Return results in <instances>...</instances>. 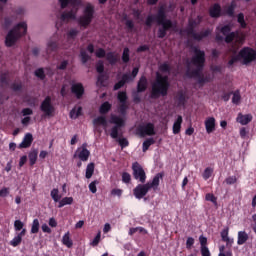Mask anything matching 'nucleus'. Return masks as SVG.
Here are the masks:
<instances>
[{"label": "nucleus", "mask_w": 256, "mask_h": 256, "mask_svg": "<svg viewBox=\"0 0 256 256\" xmlns=\"http://www.w3.org/2000/svg\"><path fill=\"white\" fill-rule=\"evenodd\" d=\"M194 55L191 58V63L196 67V69L192 71H187L186 75L187 77H190V79H197L199 85H205V83H209L211 81V78L209 76L203 75V69H205V51L199 49V47L194 46L192 48Z\"/></svg>", "instance_id": "nucleus-1"}, {"label": "nucleus", "mask_w": 256, "mask_h": 256, "mask_svg": "<svg viewBox=\"0 0 256 256\" xmlns=\"http://www.w3.org/2000/svg\"><path fill=\"white\" fill-rule=\"evenodd\" d=\"M171 83L169 82V76H163L161 73H156V78L152 83V89L150 97L151 99H159L160 97H167L169 95V88Z\"/></svg>", "instance_id": "nucleus-2"}, {"label": "nucleus", "mask_w": 256, "mask_h": 256, "mask_svg": "<svg viewBox=\"0 0 256 256\" xmlns=\"http://www.w3.org/2000/svg\"><path fill=\"white\" fill-rule=\"evenodd\" d=\"M110 123L114 125L110 129L111 139H117L121 149H125V147H129V140H127V138H120V137H123V132H121V129L125 127V120L120 116L112 114L110 117Z\"/></svg>", "instance_id": "nucleus-3"}, {"label": "nucleus", "mask_w": 256, "mask_h": 256, "mask_svg": "<svg viewBox=\"0 0 256 256\" xmlns=\"http://www.w3.org/2000/svg\"><path fill=\"white\" fill-rule=\"evenodd\" d=\"M161 179H163V173H157L152 181L147 182V183H141L138 184L134 189H133V195L135 199L141 200L144 197L147 196V193L153 189V191H157L159 188V185L161 183Z\"/></svg>", "instance_id": "nucleus-4"}, {"label": "nucleus", "mask_w": 256, "mask_h": 256, "mask_svg": "<svg viewBox=\"0 0 256 256\" xmlns=\"http://www.w3.org/2000/svg\"><path fill=\"white\" fill-rule=\"evenodd\" d=\"M27 35V23L20 22L13 29H11L5 38L6 47H13L21 39Z\"/></svg>", "instance_id": "nucleus-5"}, {"label": "nucleus", "mask_w": 256, "mask_h": 256, "mask_svg": "<svg viewBox=\"0 0 256 256\" xmlns=\"http://www.w3.org/2000/svg\"><path fill=\"white\" fill-rule=\"evenodd\" d=\"M94 17L95 6H93L91 3H88L83 10V15L78 18V25L84 29H87V27H89L93 22Z\"/></svg>", "instance_id": "nucleus-6"}, {"label": "nucleus", "mask_w": 256, "mask_h": 256, "mask_svg": "<svg viewBox=\"0 0 256 256\" xmlns=\"http://www.w3.org/2000/svg\"><path fill=\"white\" fill-rule=\"evenodd\" d=\"M238 55L243 65H249V63H253V61H256V50L251 47L242 48L239 51Z\"/></svg>", "instance_id": "nucleus-7"}, {"label": "nucleus", "mask_w": 256, "mask_h": 256, "mask_svg": "<svg viewBox=\"0 0 256 256\" xmlns=\"http://www.w3.org/2000/svg\"><path fill=\"white\" fill-rule=\"evenodd\" d=\"M50 197L53 199L54 203H59V209L65 207V205H73V197H64L61 199L62 196L59 194V189L57 188L51 190Z\"/></svg>", "instance_id": "nucleus-8"}, {"label": "nucleus", "mask_w": 256, "mask_h": 256, "mask_svg": "<svg viewBox=\"0 0 256 256\" xmlns=\"http://www.w3.org/2000/svg\"><path fill=\"white\" fill-rule=\"evenodd\" d=\"M40 111L44 113L45 117H53L55 115V106L51 101V96H46L40 105Z\"/></svg>", "instance_id": "nucleus-9"}, {"label": "nucleus", "mask_w": 256, "mask_h": 256, "mask_svg": "<svg viewBox=\"0 0 256 256\" xmlns=\"http://www.w3.org/2000/svg\"><path fill=\"white\" fill-rule=\"evenodd\" d=\"M132 171V175L136 181H139V183H145V181H147V174L145 173V170L141 164L134 162L132 164Z\"/></svg>", "instance_id": "nucleus-10"}, {"label": "nucleus", "mask_w": 256, "mask_h": 256, "mask_svg": "<svg viewBox=\"0 0 256 256\" xmlns=\"http://www.w3.org/2000/svg\"><path fill=\"white\" fill-rule=\"evenodd\" d=\"M137 133L140 137H146V135H148V137H152L155 135V124L148 122L146 124L139 125L137 127Z\"/></svg>", "instance_id": "nucleus-11"}, {"label": "nucleus", "mask_w": 256, "mask_h": 256, "mask_svg": "<svg viewBox=\"0 0 256 256\" xmlns=\"http://www.w3.org/2000/svg\"><path fill=\"white\" fill-rule=\"evenodd\" d=\"M158 25L160 26L157 31L158 39H165V37H167V31H171V29L175 27L172 20H166V22H162Z\"/></svg>", "instance_id": "nucleus-12"}, {"label": "nucleus", "mask_w": 256, "mask_h": 256, "mask_svg": "<svg viewBox=\"0 0 256 256\" xmlns=\"http://www.w3.org/2000/svg\"><path fill=\"white\" fill-rule=\"evenodd\" d=\"M186 33L189 37H193L194 41H203V39L211 35V30L207 29L203 32L197 33L195 32V28L188 26V28L186 29Z\"/></svg>", "instance_id": "nucleus-13"}, {"label": "nucleus", "mask_w": 256, "mask_h": 256, "mask_svg": "<svg viewBox=\"0 0 256 256\" xmlns=\"http://www.w3.org/2000/svg\"><path fill=\"white\" fill-rule=\"evenodd\" d=\"M223 242L226 243V247L228 250L225 252V245L220 246L218 256H233V250H231V247H233L234 243L233 238H228Z\"/></svg>", "instance_id": "nucleus-14"}, {"label": "nucleus", "mask_w": 256, "mask_h": 256, "mask_svg": "<svg viewBox=\"0 0 256 256\" xmlns=\"http://www.w3.org/2000/svg\"><path fill=\"white\" fill-rule=\"evenodd\" d=\"M71 93L76 97V99H83V95H85V86L83 83L77 82L71 85Z\"/></svg>", "instance_id": "nucleus-15"}, {"label": "nucleus", "mask_w": 256, "mask_h": 256, "mask_svg": "<svg viewBox=\"0 0 256 256\" xmlns=\"http://www.w3.org/2000/svg\"><path fill=\"white\" fill-rule=\"evenodd\" d=\"M208 13L212 19H219V17H223V9L221 8V4H212L208 10Z\"/></svg>", "instance_id": "nucleus-16"}, {"label": "nucleus", "mask_w": 256, "mask_h": 256, "mask_svg": "<svg viewBox=\"0 0 256 256\" xmlns=\"http://www.w3.org/2000/svg\"><path fill=\"white\" fill-rule=\"evenodd\" d=\"M77 11H79V8L77 6H73L72 10L63 12L60 16L61 21H71V19H77Z\"/></svg>", "instance_id": "nucleus-17"}, {"label": "nucleus", "mask_w": 256, "mask_h": 256, "mask_svg": "<svg viewBox=\"0 0 256 256\" xmlns=\"http://www.w3.org/2000/svg\"><path fill=\"white\" fill-rule=\"evenodd\" d=\"M253 121V115L251 114H243L238 113L236 122L240 123V125H249Z\"/></svg>", "instance_id": "nucleus-18"}, {"label": "nucleus", "mask_w": 256, "mask_h": 256, "mask_svg": "<svg viewBox=\"0 0 256 256\" xmlns=\"http://www.w3.org/2000/svg\"><path fill=\"white\" fill-rule=\"evenodd\" d=\"M129 81H133V78H131V75L129 74H123L120 81H118L114 87L113 91H119L122 87H125V83H129Z\"/></svg>", "instance_id": "nucleus-19"}, {"label": "nucleus", "mask_w": 256, "mask_h": 256, "mask_svg": "<svg viewBox=\"0 0 256 256\" xmlns=\"http://www.w3.org/2000/svg\"><path fill=\"white\" fill-rule=\"evenodd\" d=\"M149 85V81L146 76H141L137 83V91L138 93H145L147 91V87Z\"/></svg>", "instance_id": "nucleus-20"}, {"label": "nucleus", "mask_w": 256, "mask_h": 256, "mask_svg": "<svg viewBox=\"0 0 256 256\" xmlns=\"http://www.w3.org/2000/svg\"><path fill=\"white\" fill-rule=\"evenodd\" d=\"M176 103L178 107H185L187 105V94L183 90L177 92Z\"/></svg>", "instance_id": "nucleus-21"}, {"label": "nucleus", "mask_w": 256, "mask_h": 256, "mask_svg": "<svg viewBox=\"0 0 256 256\" xmlns=\"http://www.w3.org/2000/svg\"><path fill=\"white\" fill-rule=\"evenodd\" d=\"M33 143V134L27 133L22 142L19 144V149H29Z\"/></svg>", "instance_id": "nucleus-22"}, {"label": "nucleus", "mask_w": 256, "mask_h": 256, "mask_svg": "<svg viewBox=\"0 0 256 256\" xmlns=\"http://www.w3.org/2000/svg\"><path fill=\"white\" fill-rule=\"evenodd\" d=\"M181 125H183V116L178 115L172 128L174 135H179V133H181Z\"/></svg>", "instance_id": "nucleus-23"}, {"label": "nucleus", "mask_w": 256, "mask_h": 256, "mask_svg": "<svg viewBox=\"0 0 256 256\" xmlns=\"http://www.w3.org/2000/svg\"><path fill=\"white\" fill-rule=\"evenodd\" d=\"M205 129L208 134L213 133L215 131V118L214 117H208L205 120Z\"/></svg>", "instance_id": "nucleus-24"}, {"label": "nucleus", "mask_w": 256, "mask_h": 256, "mask_svg": "<svg viewBox=\"0 0 256 256\" xmlns=\"http://www.w3.org/2000/svg\"><path fill=\"white\" fill-rule=\"evenodd\" d=\"M91 155V152L87 149V145H82V151L78 153V158L80 161H89V156Z\"/></svg>", "instance_id": "nucleus-25"}, {"label": "nucleus", "mask_w": 256, "mask_h": 256, "mask_svg": "<svg viewBox=\"0 0 256 256\" xmlns=\"http://www.w3.org/2000/svg\"><path fill=\"white\" fill-rule=\"evenodd\" d=\"M58 49H59V43H57V41L50 40L47 43L46 53L47 55H51L52 53H56Z\"/></svg>", "instance_id": "nucleus-26"}, {"label": "nucleus", "mask_w": 256, "mask_h": 256, "mask_svg": "<svg viewBox=\"0 0 256 256\" xmlns=\"http://www.w3.org/2000/svg\"><path fill=\"white\" fill-rule=\"evenodd\" d=\"M247 241H249V234L245 231H239L237 245H245Z\"/></svg>", "instance_id": "nucleus-27"}, {"label": "nucleus", "mask_w": 256, "mask_h": 256, "mask_svg": "<svg viewBox=\"0 0 256 256\" xmlns=\"http://www.w3.org/2000/svg\"><path fill=\"white\" fill-rule=\"evenodd\" d=\"M111 107H112L111 103L107 101L102 103L99 108L100 115H107V113L111 111Z\"/></svg>", "instance_id": "nucleus-28"}, {"label": "nucleus", "mask_w": 256, "mask_h": 256, "mask_svg": "<svg viewBox=\"0 0 256 256\" xmlns=\"http://www.w3.org/2000/svg\"><path fill=\"white\" fill-rule=\"evenodd\" d=\"M38 155H39V152L37 150H32L29 152L28 159H29V163H30L31 167H33V165H35V163H37Z\"/></svg>", "instance_id": "nucleus-29"}, {"label": "nucleus", "mask_w": 256, "mask_h": 256, "mask_svg": "<svg viewBox=\"0 0 256 256\" xmlns=\"http://www.w3.org/2000/svg\"><path fill=\"white\" fill-rule=\"evenodd\" d=\"M93 173H95V163L91 162L86 167V179H91L93 177Z\"/></svg>", "instance_id": "nucleus-30"}, {"label": "nucleus", "mask_w": 256, "mask_h": 256, "mask_svg": "<svg viewBox=\"0 0 256 256\" xmlns=\"http://www.w3.org/2000/svg\"><path fill=\"white\" fill-rule=\"evenodd\" d=\"M40 227L41 224L39 223V219L35 218L32 222L30 233L32 235H37V233H39Z\"/></svg>", "instance_id": "nucleus-31"}, {"label": "nucleus", "mask_w": 256, "mask_h": 256, "mask_svg": "<svg viewBox=\"0 0 256 256\" xmlns=\"http://www.w3.org/2000/svg\"><path fill=\"white\" fill-rule=\"evenodd\" d=\"M106 59L110 63V65H115L119 61V57H117V55H115V53L113 52H108L106 54Z\"/></svg>", "instance_id": "nucleus-32"}, {"label": "nucleus", "mask_w": 256, "mask_h": 256, "mask_svg": "<svg viewBox=\"0 0 256 256\" xmlns=\"http://www.w3.org/2000/svg\"><path fill=\"white\" fill-rule=\"evenodd\" d=\"M151 145H155V139L153 138L146 139L142 144L143 153H146V151H149V147H151Z\"/></svg>", "instance_id": "nucleus-33"}, {"label": "nucleus", "mask_w": 256, "mask_h": 256, "mask_svg": "<svg viewBox=\"0 0 256 256\" xmlns=\"http://www.w3.org/2000/svg\"><path fill=\"white\" fill-rule=\"evenodd\" d=\"M235 7H237L235 2H231V4L226 8L224 14L228 15V17H235Z\"/></svg>", "instance_id": "nucleus-34"}, {"label": "nucleus", "mask_w": 256, "mask_h": 256, "mask_svg": "<svg viewBox=\"0 0 256 256\" xmlns=\"http://www.w3.org/2000/svg\"><path fill=\"white\" fill-rule=\"evenodd\" d=\"M62 243H63V245L68 247V249H71V247H73V240H71V237H69V232L64 234V236L62 238Z\"/></svg>", "instance_id": "nucleus-35"}, {"label": "nucleus", "mask_w": 256, "mask_h": 256, "mask_svg": "<svg viewBox=\"0 0 256 256\" xmlns=\"http://www.w3.org/2000/svg\"><path fill=\"white\" fill-rule=\"evenodd\" d=\"M93 125H102V127H107V118H105V116H98L93 120Z\"/></svg>", "instance_id": "nucleus-36"}, {"label": "nucleus", "mask_w": 256, "mask_h": 256, "mask_svg": "<svg viewBox=\"0 0 256 256\" xmlns=\"http://www.w3.org/2000/svg\"><path fill=\"white\" fill-rule=\"evenodd\" d=\"M80 59H81V63L85 65V63H88V61H91V56L87 54V51H85L84 49H81Z\"/></svg>", "instance_id": "nucleus-37"}, {"label": "nucleus", "mask_w": 256, "mask_h": 256, "mask_svg": "<svg viewBox=\"0 0 256 256\" xmlns=\"http://www.w3.org/2000/svg\"><path fill=\"white\" fill-rule=\"evenodd\" d=\"M130 59H131L130 58V50H129V48L126 47L123 49L122 62L127 64V63H129Z\"/></svg>", "instance_id": "nucleus-38"}, {"label": "nucleus", "mask_w": 256, "mask_h": 256, "mask_svg": "<svg viewBox=\"0 0 256 256\" xmlns=\"http://www.w3.org/2000/svg\"><path fill=\"white\" fill-rule=\"evenodd\" d=\"M35 77L40 79V81H44L46 75H45V70L43 68H38L34 72Z\"/></svg>", "instance_id": "nucleus-39"}, {"label": "nucleus", "mask_w": 256, "mask_h": 256, "mask_svg": "<svg viewBox=\"0 0 256 256\" xmlns=\"http://www.w3.org/2000/svg\"><path fill=\"white\" fill-rule=\"evenodd\" d=\"M232 95H233L232 103L234 105H239V103L241 101V93L239 92V90H236L235 92H233Z\"/></svg>", "instance_id": "nucleus-40"}, {"label": "nucleus", "mask_w": 256, "mask_h": 256, "mask_svg": "<svg viewBox=\"0 0 256 256\" xmlns=\"http://www.w3.org/2000/svg\"><path fill=\"white\" fill-rule=\"evenodd\" d=\"M211 175H213V168L211 167H207L205 168L202 177L204 179V181H207L208 179H211Z\"/></svg>", "instance_id": "nucleus-41"}, {"label": "nucleus", "mask_w": 256, "mask_h": 256, "mask_svg": "<svg viewBox=\"0 0 256 256\" xmlns=\"http://www.w3.org/2000/svg\"><path fill=\"white\" fill-rule=\"evenodd\" d=\"M117 99L119 103H127V92L126 91H120L118 92Z\"/></svg>", "instance_id": "nucleus-42"}, {"label": "nucleus", "mask_w": 256, "mask_h": 256, "mask_svg": "<svg viewBox=\"0 0 256 256\" xmlns=\"http://www.w3.org/2000/svg\"><path fill=\"white\" fill-rule=\"evenodd\" d=\"M159 71H161V73H171V65H169L167 62H164L159 66Z\"/></svg>", "instance_id": "nucleus-43"}, {"label": "nucleus", "mask_w": 256, "mask_h": 256, "mask_svg": "<svg viewBox=\"0 0 256 256\" xmlns=\"http://www.w3.org/2000/svg\"><path fill=\"white\" fill-rule=\"evenodd\" d=\"M206 201H210V203H213L215 207H217V197L213 193H207L205 196Z\"/></svg>", "instance_id": "nucleus-44"}, {"label": "nucleus", "mask_w": 256, "mask_h": 256, "mask_svg": "<svg viewBox=\"0 0 256 256\" xmlns=\"http://www.w3.org/2000/svg\"><path fill=\"white\" fill-rule=\"evenodd\" d=\"M23 241V238H21V236H15L11 241H10V245L12 247H19V245H21V242Z\"/></svg>", "instance_id": "nucleus-45"}, {"label": "nucleus", "mask_w": 256, "mask_h": 256, "mask_svg": "<svg viewBox=\"0 0 256 256\" xmlns=\"http://www.w3.org/2000/svg\"><path fill=\"white\" fill-rule=\"evenodd\" d=\"M79 35V30L72 28L67 33V39H75Z\"/></svg>", "instance_id": "nucleus-46"}, {"label": "nucleus", "mask_w": 256, "mask_h": 256, "mask_svg": "<svg viewBox=\"0 0 256 256\" xmlns=\"http://www.w3.org/2000/svg\"><path fill=\"white\" fill-rule=\"evenodd\" d=\"M167 21H171V19H167V14L155 16V22L157 25H160L161 23H165Z\"/></svg>", "instance_id": "nucleus-47"}, {"label": "nucleus", "mask_w": 256, "mask_h": 256, "mask_svg": "<svg viewBox=\"0 0 256 256\" xmlns=\"http://www.w3.org/2000/svg\"><path fill=\"white\" fill-rule=\"evenodd\" d=\"M237 22L241 25L243 29L247 27V23L245 22V15L243 13H239L237 16Z\"/></svg>", "instance_id": "nucleus-48"}, {"label": "nucleus", "mask_w": 256, "mask_h": 256, "mask_svg": "<svg viewBox=\"0 0 256 256\" xmlns=\"http://www.w3.org/2000/svg\"><path fill=\"white\" fill-rule=\"evenodd\" d=\"M59 3L61 5V9H66L69 3H72L73 7H75V3H77V0H59Z\"/></svg>", "instance_id": "nucleus-49"}, {"label": "nucleus", "mask_w": 256, "mask_h": 256, "mask_svg": "<svg viewBox=\"0 0 256 256\" xmlns=\"http://www.w3.org/2000/svg\"><path fill=\"white\" fill-rule=\"evenodd\" d=\"M97 185H99L98 180L92 181L88 186L89 191L91 193H97Z\"/></svg>", "instance_id": "nucleus-50"}, {"label": "nucleus", "mask_w": 256, "mask_h": 256, "mask_svg": "<svg viewBox=\"0 0 256 256\" xmlns=\"http://www.w3.org/2000/svg\"><path fill=\"white\" fill-rule=\"evenodd\" d=\"M235 37H237V34H235V32H231L225 35V43H233V41H235Z\"/></svg>", "instance_id": "nucleus-51"}, {"label": "nucleus", "mask_w": 256, "mask_h": 256, "mask_svg": "<svg viewBox=\"0 0 256 256\" xmlns=\"http://www.w3.org/2000/svg\"><path fill=\"white\" fill-rule=\"evenodd\" d=\"M153 23H155V16L148 15L145 21L146 27H153Z\"/></svg>", "instance_id": "nucleus-52"}, {"label": "nucleus", "mask_w": 256, "mask_h": 256, "mask_svg": "<svg viewBox=\"0 0 256 256\" xmlns=\"http://www.w3.org/2000/svg\"><path fill=\"white\" fill-rule=\"evenodd\" d=\"M12 24H13V18H11V17L4 18V22H3L4 29H9Z\"/></svg>", "instance_id": "nucleus-53"}, {"label": "nucleus", "mask_w": 256, "mask_h": 256, "mask_svg": "<svg viewBox=\"0 0 256 256\" xmlns=\"http://www.w3.org/2000/svg\"><path fill=\"white\" fill-rule=\"evenodd\" d=\"M127 109H129V106L127 105V103H120L119 113L121 115H127Z\"/></svg>", "instance_id": "nucleus-54"}, {"label": "nucleus", "mask_w": 256, "mask_h": 256, "mask_svg": "<svg viewBox=\"0 0 256 256\" xmlns=\"http://www.w3.org/2000/svg\"><path fill=\"white\" fill-rule=\"evenodd\" d=\"M25 227V224L21 220L14 221V229L15 231H21Z\"/></svg>", "instance_id": "nucleus-55"}, {"label": "nucleus", "mask_w": 256, "mask_h": 256, "mask_svg": "<svg viewBox=\"0 0 256 256\" xmlns=\"http://www.w3.org/2000/svg\"><path fill=\"white\" fill-rule=\"evenodd\" d=\"M122 181H123V183H126V184L131 183V174H129V172H123L122 173Z\"/></svg>", "instance_id": "nucleus-56"}, {"label": "nucleus", "mask_w": 256, "mask_h": 256, "mask_svg": "<svg viewBox=\"0 0 256 256\" xmlns=\"http://www.w3.org/2000/svg\"><path fill=\"white\" fill-rule=\"evenodd\" d=\"M220 33H222V35H229V33H231V25L227 24L224 25L221 29H220Z\"/></svg>", "instance_id": "nucleus-57"}, {"label": "nucleus", "mask_w": 256, "mask_h": 256, "mask_svg": "<svg viewBox=\"0 0 256 256\" xmlns=\"http://www.w3.org/2000/svg\"><path fill=\"white\" fill-rule=\"evenodd\" d=\"M226 185H235L237 183V176H229L225 179Z\"/></svg>", "instance_id": "nucleus-58"}, {"label": "nucleus", "mask_w": 256, "mask_h": 256, "mask_svg": "<svg viewBox=\"0 0 256 256\" xmlns=\"http://www.w3.org/2000/svg\"><path fill=\"white\" fill-rule=\"evenodd\" d=\"M222 241H225L229 238V227L224 228L220 233Z\"/></svg>", "instance_id": "nucleus-59"}, {"label": "nucleus", "mask_w": 256, "mask_h": 256, "mask_svg": "<svg viewBox=\"0 0 256 256\" xmlns=\"http://www.w3.org/2000/svg\"><path fill=\"white\" fill-rule=\"evenodd\" d=\"M193 245H195V238L188 237L186 240V249H192Z\"/></svg>", "instance_id": "nucleus-60"}, {"label": "nucleus", "mask_w": 256, "mask_h": 256, "mask_svg": "<svg viewBox=\"0 0 256 256\" xmlns=\"http://www.w3.org/2000/svg\"><path fill=\"white\" fill-rule=\"evenodd\" d=\"M106 52H105V49L103 48H99L97 51H96V57L98 59H103L104 57H106Z\"/></svg>", "instance_id": "nucleus-61"}, {"label": "nucleus", "mask_w": 256, "mask_h": 256, "mask_svg": "<svg viewBox=\"0 0 256 256\" xmlns=\"http://www.w3.org/2000/svg\"><path fill=\"white\" fill-rule=\"evenodd\" d=\"M200 251L202 256H211V252L209 251V247L207 246L200 247Z\"/></svg>", "instance_id": "nucleus-62"}, {"label": "nucleus", "mask_w": 256, "mask_h": 256, "mask_svg": "<svg viewBox=\"0 0 256 256\" xmlns=\"http://www.w3.org/2000/svg\"><path fill=\"white\" fill-rule=\"evenodd\" d=\"M139 93H141V92H138V90H136V92L132 93L133 101L135 103H139L141 101V96L139 95Z\"/></svg>", "instance_id": "nucleus-63"}, {"label": "nucleus", "mask_w": 256, "mask_h": 256, "mask_svg": "<svg viewBox=\"0 0 256 256\" xmlns=\"http://www.w3.org/2000/svg\"><path fill=\"white\" fill-rule=\"evenodd\" d=\"M10 193V189L7 187H3L0 189V197H7Z\"/></svg>", "instance_id": "nucleus-64"}]
</instances>
